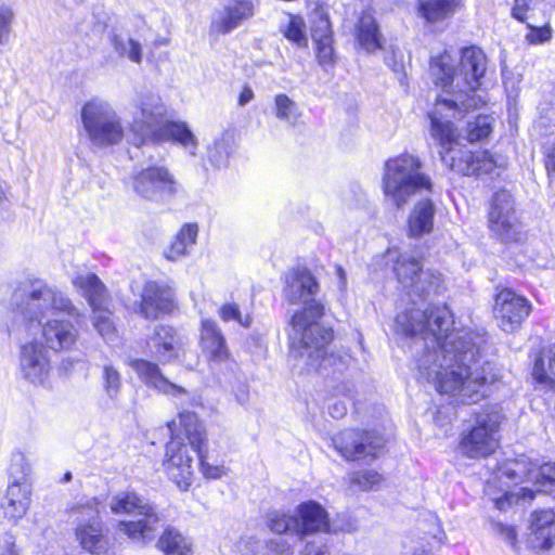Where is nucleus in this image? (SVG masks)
<instances>
[{
  "instance_id": "obj_1",
  "label": "nucleus",
  "mask_w": 555,
  "mask_h": 555,
  "mask_svg": "<svg viewBox=\"0 0 555 555\" xmlns=\"http://www.w3.org/2000/svg\"><path fill=\"white\" fill-rule=\"evenodd\" d=\"M397 330L405 335H421L415 356L418 376L435 385L438 392L460 403H472L485 396L487 384L499 377L489 362H481L483 335L470 331L449 332L453 325L446 305L413 308L396 318Z\"/></svg>"
},
{
  "instance_id": "obj_2",
  "label": "nucleus",
  "mask_w": 555,
  "mask_h": 555,
  "mask_svg": "<svg viewBox=\"0 0 555 555\" xmlns=\"http://www.w3.org/2000/svg\"><path fill=\"white\" fill-rule=\"evenodd\" d=\"M14 305L21 315L29 322L42 324V336L47 346L55 351L69 349L77 340L78 332L69 321L55 319L60 314L79 318L80 313L57 287L37 278L21 281L13 294Z\"/></svg>"
},
{
  "instance_id": "obj_3",
  "label": "nucleus",
  "mask_w": 555,
  "mask_h": 555,
  "mask_svg": "<svg viewBox=\"0 0 555 555\" xmlns=\"http://www.w3.org/2000/svg\"><path fill=\"white\" fill-rule=\"evenodd\" d=\"M447 52L431 57L430 72L440 86L451 94V98H439L433 113L442 114L444 109L468 111L478 106L480 99L475 92L481 85V78L487 69V57L477 47L464 48L456 68Z\"/></svg>"
},
{
  "instance_id": "obj_4",
  "label": "nucleus",
  "mask_w": 555,
  "mask_h": 555,
  "mask_svg": "<svg viewBox=\"0 0 555 555\" xmlns=\"http://www.w3.org/2000/svg\"><path fill=\"white\" fill-rule=\"evenodd\" d=\"M319 283L307 269H298L285 279L284 297L291 304L304 301L302 310L297 311L291 321L293 333L289 339L292 346L299 354L318 352L320 348L332 339V331L320 323L324 314V306L315 300L308 298L319 292Z\"/></svg>"
},
{
  "instance_id": "obj_5",
  "label": "nucleus",
  "mask_w": 555,
  "mask_h": 555,
  "mask_svg": "<svg viewBox=\"0 0 555 555\" xmlns=\"http://www.w3.org/2000/svg\"><path fill=\"white\" fill-rule=\"evenodd\" d=\"M430 133L436 139L442 150L440 151L441 160L452 171L464 176L491 173L499 166L488 151L473 153L457 143L459 134L453 124L442 117V114L430 113Z\"/></svg>"
},
{
  "instance_id": "obj_6",
  "label": "nucleus",
  "mask_w": 555,
  "mask_h": 555,
  "mask_svg": "<svg viewBox=\"0 0 555 555\" xmlns=\"http://www.w3.org/2000/svg\"><path fill=\"white\" fill-rule=\"evenodd\" d=\"M422 168L420 157L410 153H402L385 163L384 193L398 208L416 194L433 192V181Z\"/></svg>"
},
{
  "instance_id": "obj_7",
  "label": "nucleus",
  "mask_w": 555,
  "mask_h": 555,
  "mask_svg": "<svg viewBox=\"0 0 555 555\" xmlns=\"http://www.w3.org/2000/svg\"><path fill=\"white\" fill-rule=\"evenodd\" d=\"M111 509L116 513L135 514L138 520L120 521L118 527L130 539L146 542L154 538L156 530L160 527L162 517L155 507L144 503L135 493L126 492L113 498Z\"/></svg>"
},
{
  "instance_id": "obj_8",
  "label": "nucleus",
  "mask_w": 555,
  "mask_h": 555,
  "mask_svg": "<svg viewBox=\"0 0 555 555\" xmlns=\"http://www.w3.org/2000/svg\"><path fill=\"white\" fill-rule=\"evenodd\" d=\"M387 259L393 262V272L403 287L420 296L440 293L443 286L442 275L431 270H423L421 258L410 253L389 249Z\"/></svg>"
},
{
  "instance_id": "obj_9",
  "label": "nucleus",
  "mask_w": 555,
  "mask_h": 555,
  "mask_svg": "<svg viewBox=\"0 0 555 555\" xmlns=\"http://www.w3.org/2000/svg\"><path fill=\"white\" fill-rule=\"evenodd\" d=\"M81 119L94 145L108 146L121 141L124 129L120 118L107 102L92 100L86 103L81 109Z\"/></svg>"
},
{
  "instance_id": "obj_10",
  "label": "nucleus",
  "mask_w": 555,
  "mask_h": 555,
  "mask_svg": "<svg viewBox=\"0 0 555 555\" xmlns=\"http://www.w3.org/2000/svg\"><path fill=\"white\" fill-rule=\"evenodd\" d=\"M488 228L501 243H517L522 240V225L516 210L513 194L501 189L493 193L488 209Z\"/></svg>"
},
{
  "instance_id": "obj_11",
  "label": "nucleus",
  "mask_w": 555,
  "mask_h": 555,
  "mask_svg": "<svg viewBox=\"0 0 555 555\" xmlns=\"http://www.w3.org/2000/svg\"><path fill=\"white\" fill-rule=\"evenodd\" d=\"M502 422L499 410L485 411L476 417L475 426L464 434L460 443L461 452L469 459L486 457L492 454L498 446V430Z\"/></svg>"
},
{
  "instance_id": "obj_12",
  "label": "nucleus",
  "mask_w": 555,
  "mask_h": 555,
  "mask_svg": "<svg viewBox=\"0 0 555 555\" xmlns=\"http://www.w3.org/2000/svg\"><path fill=\"white\" fill-rule=\"evenodd\" d=\"M335 450L346 461H373L385 447V439L374 430L344 429L332 438Z\"/></svg>"
},
{
  "instance_id": "obj_13",
  "label": "nucleus",
  "mask_w": 555,
  "mask_h": 555,
  "mask_svg": "<svg viewBox=\"0 0 555 555\" xmlns=\"http://www.w3.org/2000/svg\"><path fill=\"white\" fill-rule=\"evenodd\" d=\"M166 107L157 96H145L131 111L130 133L135 145L155 140L166 120Z\"/></svg>"
},
{
  "instance_id": "obj_14",
  "label": "nucleus",
  "mask_w": 555,
  "mask_h": 555,
  "mask_svg": "<svg viewBox=\"0 0 555 555\" xmlns=\"http://www.w3.org/2000/svg\"><path fill=\"white\" fill-rule=\"evenodd\" d=\"M177 426L183 429L191 449L197 454L203 475L210 479L222 478L227 473L225 468L222 465H211L207 461V433L197 415L189 411L180 412L178 424L176 421L168 424L171 435H173Z\"/></svg>"
},
{
  "instance_id": "obj_15",
  "label": "nucleus",
  "mask_w": 555,
  "mask_h": 555,
  "mask_svg": "<svg viewBox=\"0 0 555 555\" xmlns=\"http://www.w3.org/2000/svg\"><path fill=\"white\" fill-rule=\"evenodd\" d=\"M100 501L95 498L88 500L85 504H79L73 509L76 511L80 517L81 524L76 529V535L81 546L92 554H100L106 550V540L102 534L100 526Z\"/></svg>"
},
{
  "instance_id": "obj_16",
  "label": "nucleus",
  "mask_w": 555,
  "mask_h": 555,
  "mask_svg": "<svg viewBox=\"0 0 555 555\" xmlns=\"http://www.w3.org/2000/svg\"><path fill=\"white\" fill-rule=\"evenodd\" d=\"M530 310L529 301L509 288L500 291L495 296L493 312L504 332L516 331L529 315Z\"/></svg>"
},
{
  "instance_id": "obj_17",
  "label": "nucleus",
  "mask_w": 555,
  "mask_h": 555,
  "mask_svg": "<svg viewBox=\"0 0 555 555\" xmlns=\"http://www.w3.org/2000/svg\"><path fill=\"white\" fill-rule=\"evenodd\" d=\"M133 190L140 196L159 202L176 193V181L164 167H149L133 178Z\"/></svg>"
},
{
  "instance_id": "obj_18",
  "label": "nucleus",
  "mask_w": 555,
  "mask_h": 555,
  "mask_svg": "<svg viewBox=\"0 0 555 555\" xmlns=\"http://www.w3.org/2000/svg\"><path fill=\"white\" fill-rule=\"evenodd\" d=\"M163 465L169 478L181 490L189 489L193 480V456L188 444L172 437L166 446Z\"/></svg>"
},
{
  "instance_id": "obj_19",
  "label": "nucleus",
  "mask_w": 555,
  "mask_h": 555,
  "mask_svg": "<svg viewBox=\"0 0 555 555\" xmlns=\"http://www.w3.org/2000/svg\"><path fill=\"white\" fill-rule=\"evenodd\" d=\"M20 371L34 385L46 386L51 375L49 353L37 340L28 341L20 349Z\"/></svg>"
},
{
  "instance_id": "obj_20",
  "label": "nucleus",
  "mask_w": 555,
  "mask_h": 555,
  "mask_svg": "<svg viewBox=\"0 0 555 555\" xmlns=\"http://www.w3.org/2000/svg\"><path fill=\"white\" fill-rule=\"evenodd\" d=\"M129 366L137 373L138 377L149 387H152L163 393L171 395L179 399L181 403L185 402L189 392L181 386L169 382L160 372L157 364L144 359H133L129 361Z\"/></svg>"
},
{
  "instance_id": "obj_21",
  "label": "nucleus",
  "mask_w": 555,
  "mask_h": 555,
  "mask_svg": "<svg viewBox=\"0 0 555 555\" xmlns=\"http://www.w3.org/2000/svg\"><path fill=\"white\" fill-rule=\"evenodd\" d=\"M173 296L169 287L147 282L142 293L139 312L146 319H156L160 313L171 311Z\"/></svg>"
},
{
  "instance_id": "obj_22",
  "label": "nucleus",
  "mask_w": 555,
  "mask_h": 555,
  "mask_svg": "<svg viewBox=\"0 0 555 555\" xmlns=\"http://www.w3.org/2000/svg\"><path fill=\"white\" fill-rule=\"evenodd\" d=\"M182 339L175 328L168 325H157L147 340L150 351L162 361H170L177 357Z\"/></svg>"
},
{
  "instance_id": "obj_23",
  "label": "nucleus",
  "mask_w": 555,
  "mask_h": 555,
  "mask_svg": "<svg viewBox=\"0 0 555 555\" xmlns=\"http://www.w3.org/2000/svg\"><path fill=\"white\" fill-rule=\"evenodd\" d=\"M331 341H326L318 352H313L312 357H309V352L305 350V354L296 352L291 345V354L295 359L301 360L308 369L322 370L324 372L343 373L349 365L350 358L343 357L334 353H326L324 351L326 345Z\"/></svg>"
},
{
  "instance_id": "obj_24",
  "label": "nucleus",
  "mask_w": 555,
  "mask_h": 555,
  "mask_svg": "<svg viewBox=\"0 0 555 555\" xmlns=\"http://www.w3.org/2000/svg\"><path fill=\"white\" fill-rule=\"evenodd\" d=\"M72 282L81 292L93 312L107 308L108 295L106 287L94 273L78 274Z\"/></svg>"
},
{
  "instance_id": "obj_25",
  "label": "nucleus",
  "mask_w": 555,
  "mask_h": 555,
  "mask_svg": "<svg viewBox=\"0 0 555 555\" xmlns=\"http://www.w3.org/2000/svg\"><path fill=\"white\" fill-rule=\"evenodd\" d=\"M31 488L29 483H9L1 502L4 516L10 520L22 518L30 503Z\"/></svg>"
},
{
  "instance_id": "obj_26",
  "label": "nucleus",
  "mask_w": 555,
  "mask_h": 555,
  "mask_svg": "<svg viewBox=\"0 0 555 555\" xmlns=\"http://www.w3.org/2000/svg\"><path fill=\"white\" fill-rule=\"evenodd\" d=\"M299 526L298 535L304 537L308 533L328 531L330 524L327 513L317 502L310 501L298 506Z\"/></svg>"
},
{
  "instance_id": "obj_27",
  "label": "nucleus",
  "mask_w": 555,
  "mask_h": 555,
  "mask_svg": "<svg viewBox=\"0 0 555 555\" xmlns=\"http://www.w3.org/2000/svg\"><path fill=\"white\" fill-rule=\"evenodd\" d=\"M201 340L202 347L210 360L222 362L228 359L229 351L225 339L214 321H202Z\"/></svg>"
},
{
  "instance_id": "obj_28",
  "label": "nucleus",
  "mask_w": 555,
  "mask_h": 555,
  "mask_svg": "<svg viewBox=\"0 0 555 555\" xmlns=\"http://www.w3.org/2000/svg\"><path fill=\"white\" fill-rule=\"evenodd\" d=\"M436 208L428 198L418 201L409 216V233L412 236L428 234L434 229Z\"/></svg>"
},
{
  "instance_id": "obj_29",
  "label": "nucleus",
  "mask_w": 555,
  "mask_h": 555,
  "mask_svg": "<svg viewBox=\"0 0 555 555\" xmlns=\"http://www.w3.org/2000/svg\"><path fill=\"white\" fill-rule=\"evenodd\" d=\"M356 38L359 44L367 52H373L382 48L383 36L371 11H363L359 17L356 28Z\"/></svg>"
},
{
  "instance_id": "obj_30",
  "label": "nucleus",
  "mask_w": 555,
  "mask_h": 555,
  "mask_svg": "<svg viewBox=\"0 0 555 555\" xmlns=\"http://www.w3.org/2000/svg\"><path fill=\"white\" fill-rule=\"evenodd\" d=\"M171 140L190 150L191 154H195L197 141L186 124L182 121H170L166 118L153 143Z\"/></svg>"
},
{
  "instance_id": "obj_31",
  "label": "nucleus",
  "mask_w": 555,
  "mask_h": 555,
  "mask_svg": "<svg viewBox=\"0 0 555 555\" xmlns=\"http://www.w3.org/2000/svg\"><path fill=\"white\" fill-rule=\"evenodd\" d=\"M255 13V7L250 1H236L225 8L218 30L225 34L236 28L243 21L250 18Z\"/></svg>"
},
{
  "instance_id": "obj_32",
  "label": "nucleus",
  "mask_w": 555,
  "mask_h": 555,
  "mask_svg": "<svg viewBox=\"0 0 555 555\" xmlns=\"http://www.w3.org/2000/svg\"><path fill=\"white\" fill-rule=\"evenodd\" d=\"M109 43L119 57L128 59L134 64L142 63L143 49L139 41L113 30L109 34Z\"/></svg>"
},
{
  "instance_id": "obj_33",
  "label": "nucleus",
  "mask_w": 555,
  "mask_h": 555,
  "mask_svg": "<svg viewBox=\"0 0 555 555\" xmlns=\"http://www.w3.org/2000/svg\"><path fill=\"white\" fill-rule=\"evenodd\" d=\"M462 0H420L418 12L428 22L441 21L454 13Z\"/></svg>"
},
{
  "instance_id": "obj_34",
  "label": "nucleus",
  "mask_w": 555,
  "mask_h": 555,
  "mask_svg": "<svg viewBox=\"0 0 555 555\" xmlns=\"http://www.w3.org/2000/svg\"><path fill=\"white\" fill-rule=\"evenodd\" d=\"M157 546L166 555H192L188 540L172 527L165 529L158 539Z\"/></svg>"
},
{
  "instance_id": "obj_35",
  "label": "nucleus",
  "mask_w": 555,
  "mask_h": 555,
  "mask_svg": "<svg viewBox=\"0 0 555 555\" xmlns=\"http://www.w3.org/2000/svg\"><path fill=\"white\" fill-rule=\"evenodd\" d=\"M198 233L196 224H185L182 227L176 238L171 243L165 255L170 260H177L186 255L189 247L195 244Z\"/></svg>"
},
{
  "instance_id": "obj_36",
  "label": "nucleus",
  "mask_w": 555,
  "mask_h": 555,
  "mask_svg": "<svg viewBox=\"0 0 555 555\" xmlns=\"http://www.w3.org/2000/svg\"><path fill=\"white\" fill-rule=\"evenodd\" d=\"M538 465L528 459L511 461L502 468L501 474L515 483L535 480Z\"/></svg>"
},
{
  "instance_id": "obj_37",
  "label": "nucleus",
  "mask_w": 555,
  "mask_h": 555,
  "mask_svg": "<svg viewBox=\"0 0 555 555\" xmlns=\"http://www.w3.org/2000/svg\"><path fill=\"white\" fill-rule=\"evenodd\" d=\"M555 524V513L552 509H543L532 514L530 529L538 539L543 540V546H551V533Z\"/></svg>"
},
{
  "instance_id": "obj_38",
  "label": "nucleus",
  "mask_w": 555,
  "mask_h": 555,
  "mask_svg": "<svg viewBox=\"0 0 555 555\" xmlns=\"http://www.w3.org/2000/svg\"><path fill=\"white\" fill-rule=\"evenodd\" d=\"M274 114L291 126H295L301 116L296 102L284 93L274 96Z\"/></svg>"
},
{
  "instance_id": "obj_39",
  "label": "nucleus",
  "mask_w": 555,
  "mask_h": 555,
  "mask_svg": "<svg viewBox=\"0 0 555 555\" xmlns=\"http://www.w3.org/2000/svg\"><path fill=\"white\" fill-rule=\"evenodd\" d=\"M232 135L228 132L221 133L208 147V159L216 166H224L231 152Z\"/></svg>"
},
{
  "instance_id": "obj_40",
  "label": "nucleus",
  "mask_w": 555,
  "mask_h": 555,
  "mask_svg": "<svg viewBox=\"0 0 555 555\" xmlns=\"http://www.w3.org/2000/svg\"><path fill=\"white\" fill-rule=\"evenodd\" d=\"M267 525L272 532L285 533L293 532L298 535L299 519L295 516L280 512H271L267 516Z\"/></svg>"
},
{
  "instance_id": "obj_41",
  "label": "nucleus",
  "mask_w": 555,
  "mask_h": 555,
  "mask_svg": "<svg viewBox=\"0 0 555 555\" xmlns=\"http://www.w3.org/2000/svg\"><path fill=\"white\" fill-rule=\"evenodd\" d=\"M29 472L30 464L25 454L22 452L13 453L9 466V483H28Z\"/></svg>"
},
{
  "instance_id": "obj_42",
  "label": "nucleus",
  "mask_w": 555,
  "mask_h": 555,
  "mask_svg": "<svg viewBox=\"0 0 555 555\" xmlns=\"http://www.w3.org/2000/svg\"><path fill=\"white\" fill-rule=\"evenodd\" d=\"M305 22L302 17L297 15H289L286 25H281L280 30L285 38L296 43L298 47H307L308 39L304 33Z\"/></svg>"
},
{
  "instance_id": "obj_43",
  "label": "nucleus",
  "mask_w": 555,
  "mask_h": 555,
  "mask_svg": "<svg viewBox=\"0 0 555 555\" xmlns=\"http://www.w3.org/2000/svg\"><path fill=\"white\" fill-rule=\"evenodd\" d=\"M102 386L111 400H116L121 390V375L112 364H105L102 371Z\"/></svg>"
},
{
  "instance_id": "obj_44",
  "label": "nucleus",
  "mask_w": 555,
  "mask_h": 555,
  "mask_svg": "<svg viewBox=\"0 0 555 555\" xmlns=\"http://www.w3.org/2000/svg\"><path fill=\"white\" fill-rule=\"evenodd\" d=\"M551 353L547 367L543 358H539L534 362L532 376L540 384H555V349Z\"/></svg>"
},
{
  "instance_id": "obj_45",
  "label": "nucleus",
  "mask_w": 555,
  "mask_h": 555,
  "mask_svg": "<svg viewBox=\"0 0 555 555\" xmlns=\"http://www.w3.org/2000/svg\"><path fill=\"white\" fill-rule=\"evenodd\" d=\"M492 122L493 118L491 116H477L467 125V140L476 142L487 138L492 131Z\"/></svg>"
},
{
  "instance_id": "obj_46",
  "label": "nucleus",
  "mask_w": 555,
  "mask_h": 555,
  "mask_svg": "<svg viewBox=\"0 0 555 555\" xmlns=\"http://www.w3.org/2000/svg\"><path fill=\"white\" fill-rule=\"evenodd\" d=\"M534 485L539 492H555V464L546 463L538 466Z\"/></svg>"
},
{
  "instance_id": "obj_47",
  "label": "nucleus",
  "mask_w": 555,
  "mask_h": 555,
  "mask_svg": "<svg viewBox=\"0 0 555 555\" xmlns=\"http://www.w3.org/2000/svg\"><path fill=\"white\" fill-rule=\"evenodd\" d=\"M94 313V327L99 334L106 340H113L115 336V326L111 319V312L106 309H102Z\"/></svg>"
},
{
  "instance_id": "obj_48",
  "label": "nucleus",
  "mask_w": 555,
  "mask_h": 555,
  "mask_svg": "<svg viewBox=\"0 0 555 555\" xmlns=\"http://www.w3.org/2000/svg\"><path fill=\"white\" fill-rule=\"evenodd\" d=\"M382 476L375 470H360L351 475V483L361 490H372L382 482Z\"/></svg>"
},
{
  "instance_id": "obj_49",
  "label": "nucleus",
  "mask_w": 555,
  "mask_h": 555,
  "mask_svg": "<svg viewBox=\"0 0 555 555\" xmlns=\"http://www.w3.org/2000/svg\"><path fill=\"white\" fill-rule=\"evenodd\" d=\"M311 37L314 43L333 39L331 23L326 15H317L311 27Z\"/></svg>"
},
{
  "instance_id": "obj_50",
  "label": "nucleus",
  "mask_w": 555,
  "mask_h": 555,
  "mask_svg": "<svg viewBox=\"0 0 555 555\" xmlns=\"http://www.w3.org/2000/svg\"><path fill=\"white\" fill-rule=\"evenodd\" d=\"M220 318L225 321H236L244 327H249L251 324V317L249 314L243 315L236 304H224L219 309Z\"/></svg>"
},
{
  "instance_id": "obj_51",
  "label": "nucleus",
  "mask_w": 555,
  "mask_h": 555,
  "mask_svg": "<svg viewBox=\"0 0 555 555\" xmlns=\"http://www.w3.org/2000/svg\"><path fill=\"white\" fill-rule=\"evenodd\" d=\"M14 13L5 4H0V44H4L9 40L12 30V22Z\"/></svg>"
},
{
  "instance_id": "obj_52",
  "label": "nucleus",
  "mask_w": 555,
  "mask_h": 555,
  "mask_svg": "<svg viewBox=\"0 0 555 555\" xmlns=\"http://www.w3.org/2000/svg\"><path fill=\"white\" fill-rule=\"evenodd\" d=\"M530 31L525 36L526 41L529 44H540L551 40L552 28L548 24L542 27H535L531 24H527Z\"/></svg>"
},
{
  "instance_id": "obj_53",
  "label": "nucleus",
  "mask_w": 555,
  "mask_h": 555,
  "mask_svg": "<svg viewBox=\"0 0 555 555\" xmlns=\"http://www.w3.org/2000/svg\"><path fill=\"white\" fill-rule=\"evenodd\" d=\"M317 46V57L321 66L333 65L334 60V48L333 39L327 41H321L315 43Z\"/></svg>"
},
{
  "instance_id": "obj_54",
  "label": "nucleus",
  "mask_w": 555,
  "mask_h": 555,
  "mask_svg": "<svg viewBox=\"0 0 555 555\" xmlns=\"http://www.w3.org/2000/svg\"><path fill=\"white\" fill-rule=\"evenodd\" d=\"M532 0H514L513 7H512V16L521 22L525 23L527 20V13L531 8Z\"/></svg>"
},
{
  "instance_id": "obj_55",
  "label": "nucleus",
  "mask_w": 555,
  "mask_h": 555,
  "mask_svg": "<svg viewBox=\"0 0 555 555\" xmlns=\"http://www.w3.org/2000/svg\"><path fill=\"white\" fill-rule=\"evenodd\" d=\"M0 555H18L15 539L10 533H4L0 538Z\"/></svg>"
},
{
  "instance_id": "obj_56",
  "label": "nucleus",
  "mask_w": 555,
  "mask_h": 555,
  "mask_svg": "<svg viewBox=\"0 0 555 555\" xmlns=\"http://www.w3.org/2000/svg\"><path fill=\"white\" fill-rule=\"evenodd\" d=\"M493 528L496 531V533H499L506 542H508L512 545H515L517 533L514 527L498 522L493 525Z\"/></svg>"
},
{
  "instance_id": "obj_57",
  "label": "nucleus",
  "mask_w": 555,
  "mask_h": 555,
  "mask_svg": "<svg viewBox=\"0 0 555 555\" xmlns=\"http://www.w3.org/2000/svg\"><path fill=\"white\" fill-rule=\"evenodd\" d=\"M330 414L335 418H340L347 413V406L344 402H334L328 406Z\"/></svg>"
},
{
  "instance_id": "obj_58",
  "label": "nucleus",
  "mask_w": 555,
  "mask_h": 555,
  "mask_svg": "<svg viewBox=\"0 0 555 555\" xmlns=\"http://www.w3.org/2000/svg\"><path fill=\"white\" fill-rule=\"evenodd\" d=\"M254 99V92L249 87H244L238 96V104L246 105Z\"/></svg>"
},
{
  "instance_id": "obj_59",
  "label": "nucleus",
  "mask_w": 555,
  "mask_h": 555,
  "mask_svg": "<svg viewBox=\"0 0 555 555\" xmlns=\"http://www.w3.org/2000/svg\"><path fill=\"white\" fill-rule=\"evenodd\" d=\"M546 168L548 171H555V143L546 152Z\"/></svg>"
},
{
  "instance_id": "obj_60",
  "label": "nucleus",
  "mask_w": 555,
  "mask_h": 555,
  "mask_svg": "<svg viewBox=\"0 0 555 555\" xmlns=\"http://www.w3.org/2000/svg\"><path fill=\"white\" fill-rule=\"evenodd\" d=\"M336 272H337V276H338V288L340 292H345L346 288H347V278H346V273L344 271V269L338 266L336 268Z\"/></svg>"
},
{
  "instance_id": "obj_61",
  "label": "nucleus",
  "mask_w": 555,
  "mask_h": 555,
  "mask_svg": "<svg viewBox=\"0 0 555 555\" xmlns=\"http://www.w3.org/2000/svg\"><path fill=\"white\" fill-rule=\"evenodd\" d=\"M511 496L508 494H504L499 499L494 500V505L498 509L503 511L507 504H509Z\"/></svg>"
},
{
  "instance_id": "obj_62",
  "label": "nucleus",
  "mask_w": 555,
  "mask_h": 555,
  "mask_svg": "<svg viewBox=\"0 0 555 555\" xmlns=\"http://www.w3.org/2000/svg\"><path fill=\"white\" fill-rule=\"evenodd\" d=\"M518 496H520L524 500H526V499L532 500L534 498V491L531 489L522 488V489H520Z\"/></svg>"
},
{
  "instance_id": "obj_63",
  "label": "nucleus",
  "mask_w": 555,
  "mask_h": 555,
  "mask_svg": "<svg viewBox=\"0 0 555 555\" xmlns=\"http://www.w3.org/2000/svg\"><path fill=\"white\" fill-rule=\"evenodd\" d=\"M73 476H72V473L67 472L63 479H62V482H69L72 480Z\"/></svg>"
},
{
  "instance_id": "obj_64",
  "label": "nucleus",
  "mask_w": 555,
  "mask_h": 555,
  "mask_svg": "<svg viewBox=\"0 0 555 555\" xmlns=\"http://www.w3.org/2000/svg\"><path fill=\"white\" fill-rule=\"evenodd\" d=\"M412 555H427L424 548H416Z\"/></svg>"
}]
</instances>
